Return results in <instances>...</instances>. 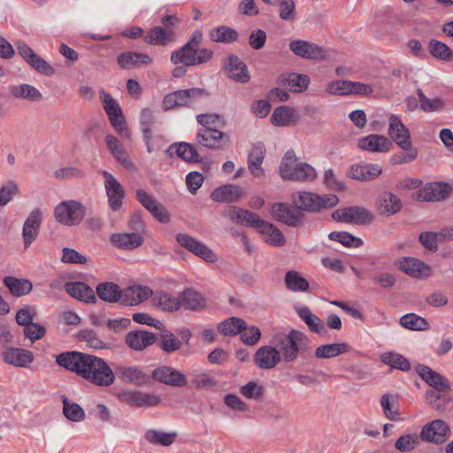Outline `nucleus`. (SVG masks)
I'll list each match as a JSON object with an SVG mask.
<instances>
[{
  "instance_id": "603ef678",
  "label": "nucleus",
  "mask_w": 453,
  "mask_h": 453,
  "mask_svg": "<svg viewBox=\"0 0 453 453\" xmlns=\"http://www.w3.org/2000/svg\"><path fill=\"white\" fill-rule=\"evenodd\" d=\"M180 306L188 310H199L204 306V300L202 296L193 290L188 289L180 295Z\"/></svg>"
},
{
  "instance_id": "0eeeda50",
  "label": "nucleus",
  "mask_w": 453,
  "mask_h": 453,
  "mask_svg": "<svg viewBox=\"0 0 453 453\" xmlns=\"http://www.w3.org/2000/svg\"><path fill=\"white\" fill-rule=\"evenodd\" d=\"M205 95L206 91L199 88L177 90L167 94L164 97L163 108L167 111L175 107L190 106L198 98Z\"/></svg>"
},
{
  "instance_id": "f8f14e48",
  "label": "nucleus",
  "mask_w": 453,
  "mask_h": 453,
  "mask_svg": "<svg viewBox=\"0 0 453 453\" xmlns=\"http://www.w3.org/2000/svg\"><path fill=\"white\" fill-rule=\"evenodd\" d=\"M101 173L104 179V185L108 197L109 206L112 211H117L123 204L125 189L111 173L107 171H102Z\"/></svg>"
},
{
  "instance_id": "6e6552de",
  "label": "nucleus",
  "mask_w": 453,
  "mask_h": 453,
  "mask_svg": "<svg viewBox=\"0 0 453 453\" xmlns=\"http://www.w3.org/2000/svg\"><path fill=\"white\" fill-rule=\"evenodd\" d=\"M332 218L337 222L367 225L372 221L373 214L364 207L350 206L334 211Z\"/></svg>"
},
{
  "instance_id": "72a5a7b5",
  "label": "nucleus",
  "mask_w": 453,
  "mask_h": 453,
  "mask_svg": "<svg viewBox=\"0 0 453 453\" xmlns=\"http://www.w3.org/2000/svg\"><path fill=\"white\" fill-rule=\"evenodd\" d=\"M402 208V202L400 198L388 191L383 192L378 201L377 209L380 215L390 216L400 211Z\"/></svg>"
},
{
  "instance_id": "3c124183",
  "label": "nucleus",
  "mask_w": 453,
  "mask_h": 453,
  "mask_svg": "<svg viewBox=\"0 0 453 453\" xmlns=\"http://www.w3.org/2000/svg\"><path fill=\"white\" fill-rule=\"evenodd\" d=\"M167 152L170 155L175 153L178 157L185 161L197 162L199 160V154L189 143L180 142L178 145H171L167 150Z\"/></svg>"
},
{
  "instance_id": "39448f33",
  "label": "nucleus",
  "mask_w": 453,
  "mask_h": 453,
  "mask_svg": "<svg viewBox=\"0 0 453 453\" xmlns=\"http://www.w3.org/2000/svg\"><path fill=\"white\" fill-rule=\"evenodd\" d=\"M86 215V207L79 201L67 200L59 203L55 210L56 220L65 226H78Z\"/></svg>"
},
{
  "instance_id": "37998d69",
  "label": "nucleus",
  "mask_w": 453,
  "mask_h": 453,
  "mask_svg": "<svg viewBox=\"0 0 453 453\" xmlns=\"http://www.w3.org/2000/svg\"><path fill=\"white\" fill-rule=\"evenodd\" d=\"M4 283L8 288L11 294L17 297L27 295L33 288L30 280L11 276L4 277Z\"/></svg>"
},
{
  "instance_id": "a878e982",
  "label": "nucleus",
  "mask_w": 453,
  "mask_h": 453,
  "mask_svg": "<svg viewBox=\"0 0 453 453\" xmlns=\"http://www.w3.org/2000/svg\"><path fill=\"white\" fill-rule=\"evenodd\" d=\"M397 267L412 277L429 276L431 268L421 260L414 257H402L396 262Z\"/></svg>"
},
{
  "instance_id": "052dcab7",
  "label": "nucleus",
  "mask_w": 453,
  "mask_h": 453,
  "mask_svg": "<svg viewBox=\"0 0 453 453\" xmlns=\"http://www.w3.org/2000/svg\"><path fill=\"white\" fill-rule=\"evenodd\" d=\"M78 339L87 343L90 348L96 349H108L109 344L103 342L96 334L90 329H84L79 332Z\"/></svg>"
},
{
  "instance_id": "338daca9",
  "label": "nucleus",
  "mask_w": 453,
  "mask_h": 453,
  "mask_svg": "<svg viewBox=\"0 0 453 453\" xmlns=\"http://www.w3.org/2000/svg\"><path fill=\"white\" fill-rule=\"evenodd\" d=\"M108 118L113 128L119 134L127 139H129L131 137V133L129 129L127 127L122 111L109 115Z\"/></svg>"
},
{
  "instance_id": "393cba45",
  "label": "nucleus",
  "mask_w": 453,
  "mask_h": 453,
  "mask_svg": "<svg viewBox=\"0 0 453 453\" xmlns=\"http://www.w3.org/2000/svg\"><path fill=\"white\" fill-rule=\"evenodd\" d=\"M197 142L210 149H219L228 142V136L218 128L202 129L197 133Z\"/></svg>"
},
{
  "instance_id": "f257e3e1",
  "label": "nucleus",
  "mask_w": 453,
  "mask_h": 453,
  "mask_svg": "<svg viewBox=\"0 0 453 453\" xmlns=\"http://www.w3.org/2000/svg\"><path fill=\"white\" fill-rule=\"evenodd\" d=\"M56 363L98 387H110L116 380L111 367L103 358L93 355L79 351L63 352L56 357Z\"/></svg>"
},
{
  "instance_id": "49530a36",
  "label": "nucleus",
  "mask_w": 453,
  "mask_h": 453,
  "mask_svg": "<svg viewBox=\"0 0 453 453\" xmlns=\"http://www.w3.org/2000/svg\"><path fill=\"white\" fill-rule=\"evenodd\" d=\"M209 37L212 42L231 43L238 40L236 30L227 26H219L209 31Z\"/></svg>"
},
{
  "instance_id": "0e129e2a",
  "label": "nucleus",
  "mask_w": 453,
  "mask_h": 453,
  "mask_svg": "<svg viewBox=\"0 0 453 453\" xmlns=\"http://www.w3.org/2000/svg\"><path fill=\"white\" fill-rule=\"evenodd\" d=\"M420 108L424 111H435L443 108L444 103L440 97L428 98L421 89H418Z\"/></svg>"
},
{
  "instance_id": "a19ab883",
  "label": "nucleus",
  "mask_w": 453,
  "mask_h": 453,
  "mask_svg": "<svg viewBox=\"0 0 453 453\" xmlns=\"http://www.w3.org/2000/svg\"><path fill=\"white\" fill-rule=\"evenodd\" d=\"M142 237L137 232L135 233H119L111 236V243L120 249L134 250L142 243Z\"/></svg>"
},
{
  "instance_id": "ddd939ff",
  "label": "nucleus",
  "mask_w": 453,
  "mask_h": 453,
  "mask_svg": "<svg viewBox=\"0 0 453 453\" xmlns=\"http://www.w3.org/2000/svg\"><path fill=\"white\" fill-rule=\"evenodd\" d=\"M449 436V427L446 422L441 419H435L426 424L420 432L422 441L437 444L444 442Z\"/></svg>"
},
{
  "instance_id": "c756f323",
  "label": "nucleus",
  "mask_w": 453,
  "mask_h": 453,
  "mask_svg": "<svg viewBox=\"0 0 453 453\" xmlns=\"http://www.w3.org/2000/svg\"><path fill=\"white\" fill-rule=\"evenodd\" d=\"M416 372L429 386L434 388V390L446 391L449 388V381L430 367L418 365L416 367Z\"/></svg>"
},
{
  "instance_id": "6e6d98bb",
  "label": "nucleus",
  "mask_w": 453,
  "mask_h": 453,
  "mask_svg": "<svg viewBox=\"0 0 453 453\" xmlns=\"http://www.w3.org/2000/svg\"><path fill=\"white\" fill-rule=\"evenodd\" d=\"M287 288L294 292H303L309 288V282L296 271H288L285 275Z\"/></svg>"
},
{
  "instance_id": "680f3d73",
  "label": "nucleus",
  "mask_w": 453,
  "mask_h": 453,
  "mask_svg": "<svg viewBox=\"0 0 453 453\" xmlns=\"http://www.w3.org/2000/svg\"><path fill=\"white\" fill-rule=\"evenodd\" d=\"M381 361L391 368L399 369L401 371H408L411 367L408 360L397 353H384L381 356Z\"/></svg>"
},
{
  "instance_id": "a18cd8bd",
  "label": "nucleus",
  "mask_w": 453,
  "mask_h": 453,
  "mask_svg": "<svg viewBox=\"0 0 453 453\" xmlns=\"http://www.w3.org/2000/svg\"><path fill=\"white\" fill-rule=\"evenodd\" d=\"M177 436L176 432L165 433L157 429H149L144 434V438L148 442L165 447L172 445Z\"/></svg>"
},
{
  "instance_id": "cd10ccee",
  "label": "nucleus",
  "mask_w": 453,
  "mask_h": 453,
  "mask_svg": "<svg viewBox=\"0 0 453 453\" xmlns=\"http://www.w3.org/2000/svg\"><path fill=\"white\" fill-rule=\"evenodd\" d=\"M382 168L378 164H356L349 167L347 175L354 180L368 181L380 176Z\"/></svg>"
},
{
  "instance_id": "8fccbe9b",
  "label": "nucleus",
  "mask_w": 453,
  "mask_h": 453,
  "mask_svg": "<svg viewBox=\"0 0 453 453\" xmlns=\"http://www.w3.org/2000/svg\"><path fill=\"white\" fill-rule=\"evenodd\" d=\"M429 53L436 59L450 62L453 61V51L449 47L436 39H432L428 43Z\"/></svg>"
},
{
  "instance_id": "473e14b6",
  "label": "nucleus",
  "mask_w": 453,
  "mask_h": 453,
  "mask_svg": "<svg viewBox=\"0 0 453 453\" xmlns=\"http://www.w3.org/2000/svg\"><path fill=\"white\" fill-rule=\"evenodd\" d=\"M243 194V189L241 187L228 184L214 189L211 197L215 202L234 203L239 201Z\"/></svg>"
},
{
  "instance_id": "2f4dec72",
  "label": "nucleus",
  "mask_w": 453,
  "mask_h": 453,
  "mask_svg": "<svg viewBox=\"0 0 453 453\" xmlns=\"http://www.w3.org/2000/svg\"><path fill=\"white\" fill-rule=\"evenodd\" d=\"M65 291L73 298L89 303H95L96 297L92 288L84 282H67Z\"/></svg>"
},
{
  "instance_id": "ea45409f",
  "label": "nucleus",
  "mask_w": 453,
  "mask_h": 453,
  "mask_svg": "<svg viewBox=\"0 0 453 453\" xmlns=\"http://www.w3.org/2000/svg\"><path fill=\"white\" fill-rule=\"evenodd\" d=\"M295 310L311 332L320 334L326 332L324 322L312 313L309 307L298 305L295 307Z\"/></svg>"
},
{
  "instance_id": "7ed1b4c3",
  "label": "nucleus",
  "mask_w": 453,
  "mask_h": 453,
  "mask_svg": "<svg viewBox=\"0 0 453 453\" xmlns=\"http://www.w3.org/2000/svg\"><path fill=\"white\" fill-rule=\"evenodd\" d=\"M278 173L282 179L289 180H312L316 176L313 167L308 164L297 162L293 150L285 153Z\"/></svg>"
},
{
  "instance_id": "f03ea898",
  "label": "nucleus",
  "mask_w": 453,
  "mask_h": 453,
  "mask_svg": "<svg viewBox=\"0 0 453 453\" xmlns=\"http://www.w3.org/2000/svg\"><path fill=\"white\" fill-rule=\"evenodd\" d=\"M272 345H274L284 362H292L298 357L308 344L307 336L301 331L293 329L288 334H276L272 337Z\"/></svg>"
},
{
  "instance_id": "c85d7f7f",
  "label": "nucleus",
  "mask_w": 453,
  "mask_h": 453,
  "mask_svg": "<svg viewBox=\"0 0 453 453\" xmlns=\"http://www.w3.org/2000/svg\"><path fill=\"white\" fill-rule=\"evenodd\" d=\"M266 150L262 142H257L253 145L249 157H248V169L250 173L256 178H262L265 176V171L262 168V164L265 157Z\"/></svg>"
},
{
  "instance_id": "de8ad7c7",
  "label": "nucleus",
  "mask_w": 453,
  "mask_h": 453,
  "mask_svg": "<svg viewBox=\"0 0 453 453\" xmlns=\"http://www.w3.org/2000/svg\"><path fill=\"white\" fill-rule=\"evenodd\" d=\"M196 49L190 48L184 44L180 49L171 54V62L173 65L182 64L186 66L196 65Z\"/></svg>"
},
{
  "instance_id": "58836bf2",
  "label": "nucleus",
  "mask_w": 453,
  "mask_h": 453,
  "mask_svg": "<svg viewBox=\"0 0 453 453\" xmlns=\"http://www.w3.org/2000/svg\"><path fill=\"white\" fill-rule=\"evenodd\" d=\"M118 64L123 69H130L142 65H150L152 63V58L148 54L140 52L127 51L119 55Z\"/></svg>"
},
{
  "instance_id": "9d476101",
  "label": "nucleus",
  "mask_w": 453,
  "mask_h": 453,
  "mask_svg": "<svg viewBox=\"0 0 453 453\" xmlns=\"http://www.w3.org/2000/svg\"><path fill=\"white\" fill-rule=\"evenodd\" d=\"M270 213L275 220L289 226H299L303 223V213L286 203H273Z\"/></svg>"
},
{
  "instance_id": "2eb2a0df",
  "label": "nucleus",
  "mask_w": 453,
  "mask_h": 453,
  "mask_svg": "<svg viewBox=\"0 0 453 453\" xmlns=\"http://www.w3.org/2000/svg\"><path fill=\"white\" fill-rule=\"evenodd\" d=\"M388 134L402 150L411 149L410 131L395 115H390L388 118Z\"/></svg>"
},
{
  "instance_id": "412c9836",
  "label": "nucleus",
  "mask_w": 453,
  "mask_h": 453,
  "mask_svg": "<svg viewBox=\"0 0 453 453\" xmlns=\"http://www.w3.org/2000/svg\"><path fill=\"white\" fill-rule=\"evenodd\" d=\"M156 335L145 330H133L128 332L125 336L126 344L133 350L142 351L149 346L155 343Z\"/></svg>"
},
{
  "instance_id": "7c9ffc66",
  "label": "nucleus",
  "mask_w": 453,
  "mask_h": 453,
  "mask_svg": "<svg viewBox=\"0 0 453 453\" xmlns=\"http://www.w3.org/2000/svg\"><path fill=\"white\" fill-rule=\"evenodd\" d=\"M277 83L292 92L301 93L308 88L310 78L306 74L284 73L278 78Z\"/></svg>"
},
{
  "instance_id": "f704fd0d",
  "label": "nucleus",
  "mask_w": 453,
  "mask_h": 453,
  "mask_svg": "<svg viewBox=\"0 0 453 453\" xmlns=\"http://www.w3.org/2000/svg\"><path fill=\"white\" fill-rule=\"evenodd\" d=\"M299 119L296 111L288 106H279L274 109L271 122L277 127H288L296 124Z\"/></svg>"
},
{
  "instance_id": "9b49d317",
  "label": "nucleus",
  "mask_w": 453,
  "mask_h": 453,
  "mask_svg": "<svg viewBox=\"0 0 453 453\" xmlns=\"http://www.w3.org/2000/svg\"><path fill=\"white\" fill-rule=\"evenodd\" d=\"M451 187L445 182H431L412 194V198L421 202H439L446 199Z\"/></svg>"
},
{
  "instance_id": "4c0bfd02",
  "label": "nucleus",
  "mask_w": 453,
  "mask_h": 453,
  "mask_svg": "<svg viewBox=\"0 0 453 453\" xmlns=\"http://www.w3.org/2000/svg\"><path fill=\"white\" fill-rule=\"evenodd\" d=\"M258 232L262 234L263 240L271 246L282 247L286 243L284 234L272 223L264 220Z\"/></svg>"
},
{
  "instance_id": "4d7b16f0",
  "label": "nucleus",
  "mask_w": 453,
  "mask_h": 453,
  "mask_svg": "<svg viewBox=\"0 0 453 453\" xmlns=\"http://www.w3.org/2000/svg\"><path fill=\"white\" fill-rule=\"evenodd\" d=\"M420 439V434H404L395 441V448L400 452H411L419 445Z\"/></svg>"
},
{
  "instance_id": "774afa93",
  "label": "nucleus",
  "mask_w": 453,
  "mask_h": 453,
  "mask_svg": "<svg viewBox=\"0 0 453 453\" xmlns=\"http://www.w3.org/2000/svg\"><path fill=\"white\" fill-rule=\"evenodd\" d=\"M196 119L204 127L203 129L219 128L225 124L224 119L214 113L197 115Z\"/></svg>"
},
{
  "instance_id": "5fc2aeb1",
  "label": "nucleus",
  "mask_w": 453,
  "mask_h": 453,
  "mask_svg": "<svg viewBox=\"0 0 453 453\" xmlns=\"http://www.w3.org/2000/svg\"><path fill=\"white\" fill-rule=\"evenodd\" d=\"M449 396L445 391L429 390L426 393V403L435 411H444L449 403Z\"/></svg>"
},
{
  "instance_id": "dca6fc26",
  "label": "nucleus",
  "mask_w": 453,
  "mask_h": 453,
  "mask_svg": "<svg viewBox=\"0 0 453 453\" xmlns=\"http://www.w3.org/2000/svg\"><path fill=\"white\" fill-rule=\"evenodd\" d=\"M119 398L121 402L134 407L156 406L160 403L157 395L139 390L125 391L119 395Z\"/></svg>"
},
{
  "instance_id": "4468645a",
  "label": "nucleus",
  "mask_w": 453,
  "mask_h": 453,
  "mask_svg": "<svg viewBox=\"0 0 453 453\" xmlns=\"http://www.w3.org/2000/svg\"><path fill=\"white\" fill-rule=\"evenodd\" d=\"M114 373L121 381L126 383L138 387L150 385V376L136 366L119 365L115 366Z\"/></svg>"
},
{
  "instance_id": "423d86ee",
  "label": "nucleus",
  "mask_w": 453,
  "mask_h": 453,
  "mask_svg": "<svg viewBox=\"0 0 453 453\" xmlns=\"http://www.w3.org/2000/svg\"><path fill=\"white\" fill-rule=\"evenodd\" d=\"M289 50L297 57L311 60H327L334 53L331 50L304 40L291 41Z\"/></svg>"
},
{
  "instance_id": "aec40b11",
  "label": "nucleus",
  "mask_w": 453,
  "mask_h": 453,
  "mask_svg": "<svg viewBox=\"0 0 453 453\" xmlns=\"http://www.w3.org/2000/svg\"><path fill=\"white\" fill-rule=\"evenodd\" d=\"M224 71L229 78L237 82L247 83L250 79L246 64L235 55L227 58Z\"/></svg>"
},
{
  "instance_id": "bf43d9fd",
  "label": "nucleus",
  "mask_w": 453,
  "mask_h": 453,
  "mask_svg": "<svg viewBox=\"0 0 453 453\" xmlns=\"http://www.w3.org/2000/svg\"><path fill=\"white\" fill-rule=\"evenodd\" d=\"M245 322L238 318H230L219 325V331L224 335H235L242 331Z\"/></svg>"
},
{
  "instance_id": "864d4df0",
  "label": "nucleus",
  "mask_w": 453,
  "mask_h": 453,
  "mask_svg": "<svg viewBox=\"0 0 453 453\" xmlns=\"http://www.w3.org/2000/svg\"><path fill=\"white\" fill-rule=\"evenodd\" d=\"M158 346L165 353H172L180 348L181 342L172 332L164 329L159 334Z\"/></svg>"
},
{
  "instance_id": "e2e57ef3",
  "label": "nucleus",
  "mask_w": 453,
  "mask_h": 453,
  "mask_svg": "<svg viewBox=\"0 0 453 453\" xmlns=\"http://www.w3.org/2000/svg\"><path fill=\"white\" fill-rule=\"evenodd\" d=\"M400 324L403 327L410 330H425L428 326L424 318L414 313L403 315L400 319Z\"/></svg>"
},
{
  "instance_id": "69168bd1",
  "label": "nucleus",
  "mask_w": 453,
  "mask_h": 453,
  "mask_svg": "<svg viewBox=\"0 0 453 453\" xmlns=\"http://www.w3.org/2000/svg\"><path fill=\"white\" fill-rule=\"evenodd\" d=\"M27 63L38 73L46 76L55 73V69L35 52L27 59Z\"/></svg>"
},
{
  "instance_id": "4be33fe9",
  "label": "nucleus",
  "mask_w": 453,
  "mask_h": 453,
  "mask_svg": "<svg viewBox=\"0 0 453 453\" xmlns=\"http://www.w3.org/2000/svg\"><path fill=\"white\" fill-rule=\"evenodd\" d=\"M122 304L134 306L152 296L153 291L148 286L133 285L123 289Z\"/></svg>"
},
{
  "instance_id": "c03bdc74",
  "label": "nucleus",
  "mask_w": 453,
  "mask_h": 453,
  "mask_svg": "<svg viewBox=\"0 0 453 453\" xmlns=\"http://www.w3.org/2000/svg\"><path fill=\"white\" fill-rule=\"evenodd\" d=\"M350 350V346L346 342H337L319 346L315 350L317 358H332Z\"/></svg>"
},
{
  "instance_id": "c9c22d12",
  "label": "nucleus",
  "mask_w": 453,
  "mask_h": 453,
  "mask_svg": "<svg viewBox=\"0 0 453 453\" xmlns=\"http://www.w3.org/2000/svg\"><path fill=\"white\" fill-rule=\"evenodd\" d=\"M153 305L166 312H173L180 308V298L165 291H157L152 295Z\"/></svg>"
},
{
  "instance_id": "20e7f679",
  "label": "nucleus",
  "mask_w": 453,
  "mask_h": 453,
  "mask_svg": "<svg viewBox=\"0 0 453 453\" xmlns=\"http://www.w3.org/2000/svg\"><path fill=\"white\" fill-rule=\"evenodd\" d=\"M339 198L335 195L319 196L311 192H298L293 196V203L300 211H319L335 206Z\"/></svg>"
},
{
  "instance_id": "f3484780",
  "label": "nucleus",
  "mask_w": 453,
  "mask_h": 453,
  "mask_svg": "<svg viewBox=\"0 0 453 453\" xmlns=\"http://www.w3.org/2000/svg\"><path fill=\"white\" fill-rule=\"evenodd\" d=\"M177 40V35L173 28L155 26L149 29L143 37V41L150 45L166 46Z\"/></svg>"
},
{
  "instance_id": "a211bd4d",
  "label": "nucleus",
  "mask_w": 453,
  "mask_h": 453,
  "mask_svg": "<svg viewBox=\"0 0 453 453\" xmlns=\"http://www.w3.org/2000/svg\"><path fill=\"white\" fill-rule=\"evenodd\" d=\"M178 243L191 251L192 253L199 256L206 262H214L217 257L216 255L203 243L198 242L188 234H179L176 237Z\"/></svg>"
},
{
  "instance_id": "b1692460",
  "label": "nucleus",
  "mask_w": 453,
  "mask_h": 453,
  "mask_svg": "<svg viewBox=\"0 0 453 453\" xmlns=\"http://www.w3.org/2000/svg\"><path fill=\"white\" fill-rule=\"evenodd\" d=\"M281 360L274 345L260 347L254 355V362L261 369H273Z\"/></svg>"
},
{
  "instance_id": "1a4fd4ad",
  "label": "nucleus",
  "mask_w": 453,
  "mask_h": 453,
  "mask_svg": "<svg viewBox=\"0 0 453 453\" xmlns=\"http://www.w3.org/2000/svg\"><path fill=\"white\" fill-rule=\"evenodd\" d=\"M150 376L152 380L170 386L182 388L188 385V379L184 373L170 365H159L156 367Z\"/></svg>"
},
{
  "instance_id": "5701e85b",
  "label": "nucleus",
  "mask_w": 453,
  "mask_h": 453,
  "mask_svg": "<svg viewBox=\"0 0 453 453\" xmlns=\"http://www.w3.org/2000/svg\"><path fill=\"white\" fill-rule=\"evenodd\" d=\"M357 147L369 152L385 153L390 150L391 142L381 134H369L357 141Z\"/></svg>"
},
{
  "instance_id": "e433bc0d",
  "label": "nucleus",
  "mask_w": 453,
  "mask_h": 453,
  "mask_svg": "<svg viewBox=\"0 0 453 453\" xmlns=\"http://www.w3.org/2000/svg\"><path fill=\"white\" fill-rule=\"evenodd\" d=\"M98 297L107 303H120L122 304L123 289L114 282L107 281L96 286Z\"/></svg>"
},
{
  "instance_id": "6ab92c4d",
  "label": "nucleus",
  "mask_w": 453,
  "mask_h": 453,
  "mask_svg": "<svg viewBox=\"0 0 453 453\" xmlns=\"http://www.w3.org/2000/svg\"><path fill=\"white\" fill-rule=\"evenodd\" d=\"M4 363L16 367H28L35 359L32 351L15 347H9L2 353Z\"/></svg>"
},
{
  "instance_id": "09e8293b",
  "label": "nucleus",
  "mask_w": 453,
  "mask_h": 453,
  "mask_svg": "<svg viewBox=\"0 0 453 453\" xmlns=\"http://www.w3.org/2000/svg\"><path fill=\"white\" fill-rule=\"evenodd\" d=\"M9 91L12 96L17 98H24L29 101H39L42 99L40 91L29 84L11 86Z\"/></svg>"
},
{
  "instance_id": "bb28decb",
  "label": "nucleus",
  "mask_w": 453,
  "mask_h": 453,
  "mask_svg": "<svg viewBox=\"0 0 453 453\" xmlns=\"http://www.w3.org/2000/svg\"><path fill=\"white\" fill-rule=\"evenodd\" d=\"M41 222V211L39 209L33 210L23 225L22 236L24 239L25 249H27L37 237Z\"/></svg>"
},
{
  "instance_id": "79ce46f5",
  "label": "nucleus",
  "mask_w": 453,
  "mask_h": 453,
  "mask_svg": "<svg viewBox=\"0 0 453 453\" xmlns=\"http://www.w3.org/2000/svg\"><path fill=\"white\" fill-rule=\"evenodd\" d=\"M105 141L109 150L114 156V157L119 162H120L126 168L129 170H134V165L133 162L130 160L127 153L120 145L119 140L112 135H107L105 137Z\"/></svg>"
},
{
  "instance_id": "13d9d810",
  "label": "nucleus",
  "mask_w": 453,
  "mask_h": 453,
  "mask_svg": "<svg viewBox=\"0 0 453 453\" xmlns=\"http://www.w3.org/2000/svg\"><path fill=\"white\" fill-rule=\"evenodd\" d=\"M63 413L67 419L73 422L81 421L85 418L83 409L78 403L69 401L66 397L63 398Z\"/></svg>"
}]
</instances>
